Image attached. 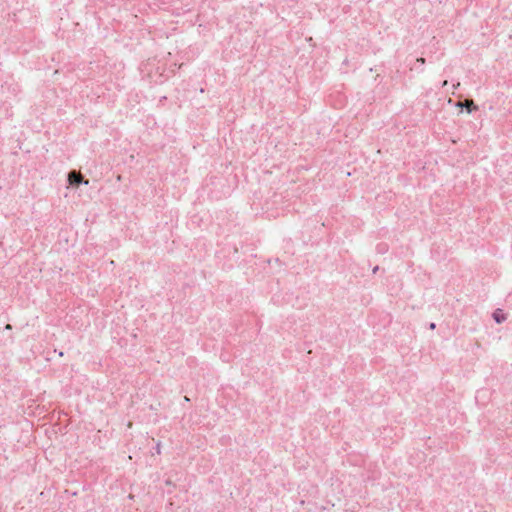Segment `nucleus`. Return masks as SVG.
Here are the masks:
<instances>
[{
    "label": "nucleus",
    "instance_id": "1a4fd4ad",
    "mask_svg": "<svg viewBox=\"0 0 512 512\" xmlns=\"http://www.w3.org/2000/svg\"><path fill=\"white\" fill-rule=\"evenodd\" d=\"M379 267L376 266L374 269H373V273H376L378 271Z\"/></svg>",
    "mask_w": 512,
    "mask_h": 512
},
{
    "label": "nucleus",
    "instance_id": "f257e3e1",
    "mask_svg": "<svg viewBox=\"0 0 512 512\" xmlns=\"http://www.w3.org/2000/svg\"><path fill=\"white\" fill-rule=\"evenodd\" d=\"M450 105H453L455 108L458 109V114H460L464 111L468 114H471L473 111L478 109V107L474 104V102L471 98H469V97L463 98L462 95H459V98L457 101H453L450 98Z\"/></svg>",
    "mask_w": 512,
    "mask_h": 512
},
{
    "label": "nucleus",
    "instance_id": "9d476101",
    "mask_svg": "<svg viewBox=\"0 0 512 512\" xmlns=\"http://www.w3.org/2000/svg\"><path fill=\"white\" fill-rule=\"evenodd\" d=\"M5 328L6 329H12V326L10 324H7Z\"/></svg>",
    "mask_w": 512,
    "mask_h": 512
},
{
    "label": "nucleus",
    "instance_id": "7ed1b4c3",
    "mask_svg": "<svg viewBox=\"0 0 512 512\" xmlns=\"http://www.w3.org/2000/svg\"><path fill=\"white\" fill-rule=\"evenodd\" d=\"M492 319L495 321V323L497 324H502L503 322L506 321L507 319V314L504 312L503 309L501 308H496L493 312H492Z\"/></svg>",
    "mask_w": 512,
    "mask_h": 512
},
{
    "label": "nucleus",
    "instance_id": "f03ea898",
    "mask_svg": "<svg viewBox=\"0 0 512 512\" xmlns=\"http://www.w3.org/2000/svg\"><path fill=\"white\" fill-rule=\"evenodd\" d=\"M67 180H68L69 186H72V187H79L81 184H85V185L89 184V180L85 179L83 177V175L80 172H77L76 170H71L68 173Z\"/></svg>",
    "mask_w": 512,
    "mask_h": 512
},
{
    "label": "nucleus",
    "instance_id": "6e6552de",
    "mask_svg": "<svg viewBox=\"0 0 512 512\" xmlns=\"http://www.w3.org/2000/svg\"><path fill=\"white\" fill-rule=\"evenodd\" d=\"M459 86H460L459 82L457 84H453V89H457Z\"/></svg>",
    "mask_w": 512,
    "mask_h": 512
},
{
    "label": "nucleus",
    "instance_id": "39448f33",
    "mask_svg": "<svg viewBox=\"0 0 512 512\" xmlns=\"http://www.w3.org/2000/svg\"><path fill=\"white\" fill-rule=\"evenodd\" d=\"M417 63H420L421 65H423L425 63V59L424 58H417L416 60Z\"/></svg>",
    "mask_w": 512,
    "mask_h": 512
},
{
    "label": "nucleus",
    "instance_id": "20e7f679",
    "mask_svg": "<svg viewBox=\"0 0 512 512\" xmlns=\"http://www.w3.org/2000/svg\"><path fill=\"white\" fill-rule=\"evenodd\" d=\"M376 250L378 253L380 254H384L387 252L388 250V246L386 243H379L377 246H376Z\"/></svg>",
    "mask_w": 512,
    "mask_h": 512
},
{
    "label": "nucleus",
    "instance_id": "9b49d317",
    "mask_svg": "<svg viewBox=\"0 0 512 512\" xmlns=\"http://www.w3.org/2000/svg\"><path fill=\"white\" fill-rule=\"evenodd\" d=\"M448 84V80H444L443 81V86L447 85Z\"/></svg>",
    "mask_w": 512,
    "mask_h": 512
},
{
    "label": "nucleus",
    "instance_id": "0eeeda50",
    "mask_svg": "<svg viewBox=\"0 0 512 512\" xmlns=\"http://www.w3.org/2000/svg\"><path fill=\"white\" fill-rule=\"evenodd\" d=\"M435 327H436V324H435V323L431 322V323L429 324V328H430V329H435Z\"/></svg>",
    "mask_w": 512,
    "mask_h": 512
},
{
    "label": "nucleus",
    "instance_id": "423d86ee",
    "mask_svg": "<svg viewBox=\"0 0 512 512\" xmlns=\"http://www.w3.org/2000/svg\"><path fill=\"white\" fill-rule=\"evenodd\" d=\"M155 449H156V453H157V454H160V443H158V444L156 445Z\"/></svg>",
    "mask_w": 512,
    "mask_h": 512
}]
</instances>
